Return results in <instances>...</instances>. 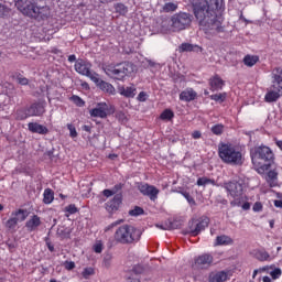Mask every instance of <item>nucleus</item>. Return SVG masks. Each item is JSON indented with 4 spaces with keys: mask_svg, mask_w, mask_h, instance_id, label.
Listing matches in <instances>:
<instances>
[{
    "mask_svg": "<svg viewBox=\"0 0 282 282\" xmlns=\"http://www.w3.org/2000/svg\"><path fill=\"white\" fill-rule=\"evenodd\" d=\"M224 8V0H205L193 3V12L198 21L199 30L209 36L226 32L224 15L219 12Z\"/></svg>",
    "mask_w": 282,
    "mask_h": 282,
    "instance_id": "nucleus-1",
    "label": "nucleus"
},
{
    "mask_svg": "<svg viewBox=\"0 0 282 282\" xmlns=\"http://www.w3.org/2000/svg\"><path fill=\"white\" fill-rule=\"evenodd\" d=\"M250 158L253 166L258 167V173L270 171L274 164V152L268 145L254 147L250 150Z\"/></svg>",
    "mask_w": 282,
    "mask_h": 282,
    "instance_id": "nucleus-2",
    "label": "nucleus"
},
{
    "mask_svg": "<svg viewBox=\"0 0 282 282\" xmlns=\"http://www.w3.org/2000/svg\"><path fill=\"white\" fill-rule=\"evenodd\" d=\"M142 237V231L130 225L120 226L115 232V241L121 243L122 246H129L131 243H137Z\"/></svg>",
    "mask_w": 282,
    "mask_h": 282,
    "instance_id": "nucleus-3",
    "label": "nucleus"
},
{
    "mask_svg": "<svg viewBox=\"0 0 282 282\" xmlns=\"http://www.w3.org/2000/svg\"><path fill=\"white\" fill-rule=\"evenodd\" d=\"M218 154L225 164H232L234 166L243 164V154L230 143H220L218 145Z\"/></svg>",
    "mask_w": 282,
    "mask_h": 282,
    "instance_id": "nucleus-4",
    "label": "nucleus"
},
{
    "mask_svg": "<svg viewBox=\"0 0 282 282\" xmlns=\"http://www.w3.org/2000/svg\"><path fill=\"white\" fill-rule=\"evenodd\" d=\"M22 14L36 21H46L52 17V10L45 2H30L22 9Z\"/></svg>",
    "mask_w": 282,
    "mask_h": 282,
    "instance_id": "nucleus-5",
    "label": "nucleus"
},
{
    "mask_svg": "<svg viewBox=\"0 0 282 282\" xmlns=\"http://www.w3.org/2000/svg\"><path fill=\"white\" fill-rule=\"evenodd\" d=\"M47 102L45 100H37L24 109L17 110L18 120H28V118H41L45 113Z\"/></svg>",
    "mask_w": 282,
    "mask_h": 282,
    "instance_id": "nucleus-6",
    "label": "nucleus"
},
{
    "mask_svg": "<svg viewBox=\"0 0 282 282\" xmlns=\"http://www.w3.org/2000/svg\"><path fill=\"white\" fill-rule=\"evenodd\" d=\"M282 95V68H275L273 70V85L265 96V102H276Z\"/></svg>",
    "mask_w": 282,
    "mask_h": 282,
    "instance_id": "nucleus-7",
    "label": "nucleus"
},
{
    "mask_svg": "<svg viewBox=\"0 0 282 282\" xmlns=\"http://www.w3.org/2000/svg\"><path fill=\"white\" fill-rule=\"evenodd\" d=\"M106 75L113 80H124L129 74V64H117L116 66H106L104 68Z\"/></svg>",
    "mask_w": 282,
    "mask_h": 282,
    "instance_id": "nucleus-8",
    "label": "nucleus"
},
{
    "mask_svg": "<svg viewBox=\"0 0 282 282\" xmlns=\"http://www.w3.org/2000/svg\"><path fill=\"white\" fill-rule=\"evenodd\" d=\"M191 23H193V14L191 13L180 12L172 17V28L176 32H182V30L191 28Z\"/></svg>",
    "mask_w": 282,
    "mask_h": 282,
    "instance_id": "nucleus-9",
    "label": "nucleus"
},
{
    "mask_svg": "<svg viewBox=\"0 0 282 282\" xmlns=\"http://www.w3.org/2000/svg\"><path fill=\"white\" fill-rule=\"evenodd\" d=\"M224 188L234 199H241V197H243V188H246V182H243V180L229 181L224 183Z\"/></svg>",
    "mask_w": 282,
    "mask_h": 282,
    "instance_id": "nucleus-10",
    "label": "nucleus"
},
{
    "mask_svg": "<svg viewBox=\"0 0 282 282\" xmlns=\"http://www.w3.org/2000/svg\"><path fill=\"white\" fill-rule=\"evenodd\" d=\"M75 72L82 76H87L90 80H94L98 76V74L91 73V63L82 58L75 62Z\"/></svg>",
    "mask_w": 282,
    "mask_h": 282,
    "instance_id": "nucleus-11",
    "label": "nucleus"
},
{
    "mask_svg": "<svg viewBox=\"0 0 282 282\" xmlns=\"http://www.w3.org/2000/svg\"><path fill=\"white\" fill-rule=\"evenodd\" d=\"M206 228H208V218L202 220L193 219L188 223V232L193 235V237H197V235L206 230Z\"/></svg>",
    "mask_w": 282,
    "mask_h": 282,
    "instance_id": "nucleus-12",
    "label": "nucleus"
},
{
    "mask_svg": "<svg viewBox=\"0 0 282 282\" xmlns=\"http://www.w3.org/2000/svg\"><path fill=\"white\" fill-rule=\"evenodd\" d=\"M141 194L145 197H149L151 202H155L158 199V195L160 194V189L153 185H149L148 183H141L138 186Z\"/></svg>",
    "mask_w": 282,
    "mask_h": 282,
    "instance_id": "nucleus-13",
    "label": "nucleus"
},
{
    "mask_svg": "<svg viewBox=\"0 0 282 282\" xmlns=\"http://www.w3.org/2000/svg\"><path fill=\"white\" fill-rule=\"evenodd\" d=\"M121 205H122V194H117L113 196V198H111L105 204V209L109 215H113V213H118V210H120Z\"/></svg>",
    "mask_w": 282,
    "mask_h": 282,
    "instance_id": "nucleus-14",
    "label": "nucleus"
},
{
    "mask_svg": "<svg viewBox=\"0 0 282 282\" xmlns=\"http://www.w3.org/2000/svg\"><path fill=\"white\" fill-rule=\"evenodd\" d=\"M91 118L105 119L109 116V105L107 102H98L97 106L89 110Z\"/></svg>",
    "mask_w": 282,
    "mask_h": 282,
    "instance_id": "nucleus-15",
    "label": "nucleus"
},
{
    "mask_svg": "<svg viewBox=\"0 0 282 282\" xmlns=\"http://www.w3.org/2000/svg\"><path fill=\"white\" fill-rule=\"evenodd\" d=\"M43 221H41V218L39 215L33 214L30 219L25 221L24 228H26V232H36L39 228H41V225Z\"/></svg>",
    "mask_w": 282,
    "mask_h": 282,
    "instance_id": "nucleus-16",
    "label": "nucleus"
},
{
    "mask_svg": "<svg viewBox=\"0 0 282 282\" xmlns=\"http://www.w3.org/2000/svg\"><path fill=\"white\" fill-rule=\"evenodd\" d=\"M93 83H95L97 85V87H99V89H101V91L109 94V96H116V87H113V85H111L110 83H107V82L98 78V75L93 78Z\"/></svg>",
    "mask_w": 282,
    "mask_h": 282,
    "instance_id": "nucleus-17",
    "label": "nucleus"
},
{
    "mask_svg": "<svg viewBox=\"0 0 282 282\" xmlns=\"http://www.w3.org/2000/svg\"><path fill=\"white\" fill-rule=\"evenodd\" d=\"M28 129L31 133H39L40 135H47L50 133V129L39 122H29Z\"/></svg>",
    "mask_w": 282,
    "mask_h": 282,
    "instance_id": "nucleus-18",
    "label": "nucleus"
},
{
    "mask_svg": "<svg viewBox=\"0 0 282 282\" xmlns=\"http://www.w3.org/2000/svg\"><path fill=\"white\" fill-rule=\"evenodd\" d=\"M178 52H181V53L195 52V54H199V53L204 52V48L197 44L182 43L178 46Z\"/></svg>",
    "mask_w": 282,
    "mask_h": 282,
    "instance_id": "nucleus-19",
    "label": "nucleus"
},
{
    "mask_svg": "<svg viewBox=\"0 0 282 282\" xmlns=\"http://www.w3.org/2000/svg\"><path fill=\"white\" fill-rule=\"evenodd\" d=\"M224 85H226V82L218 75L209 79L210 91H220V89H224Z\"/></svg>",
    "mask_w": 282,
    "mask_h": 282,
    "instance_id": "nucleus-20",
    "label": "nucleus"
},
{
    "mask_svg": "<svg viewBox=\"0 0 282 282\" xmlns=\"http://www.w3.org/2000/svg\"><path fill=\"white\" fill-rule=\"evenodd\" d=\"M195 264L198 268H209L213 264V257L209 253L202 254L195 260Z\"/></svg>",
    "mask_w": 282,
    "mask_h": 282,
    "instance_id": "nucleus-21",
    "label": "nucleus"
},
{
    "mask_svg": "<svg viewBox=\"0 0 282 282\" xmlns=\"http://www.w3.org/2000/svg\"><path fill=\"white\" fill-rule=\"evenodd\" d=\"M195 98H197V91L193 88H186L180 94V100H183V102H192Z\"/></svg>",
    "mask_w": 282,
    "mask_h": 282,
    "instance_id": "nucleus-22",
    "label": "nucleus"
},
{
    "mask_svg": "<svg viewBox=\"0 0 282 282\" xmlns=\"http://www.w3.org/2000/svg\"><path fill=\"white\" fill-rule=\"evenodd\" d=\"M30 216V212L28 209H17L11 213V217L17 219V223L25 221Z\"/></svg>",
    "mask_w": 282,
    "mask_h": 282,
    "instance_id": "nucleus-23",
    "label": "nucleus"
},
{
    "mask_svg": "<svg viewBox=\"0 0 282 282\" xmlns=\"http://www.w3.org/2000/svg\"><path fill=\"white\" fill-rule=\"evenodd\" d=\"M135 87L130 86V87H119V94L121 96H124V98H134L135 97Z\"/></svg>",
    "mask_w": 282,
    "mask_h": 282,
    "instance_id": "nucleus-24",
    "label": "nucleus"
},
{
    "mask_svg": "<svg viewBox=\"0 0 282 282\" xmlns=\"http://www.w3.org/2000/svg\"><path fill=\"white\" fill-rule=\"evenodd\" d=\"M276 180H279V173L274 170H270L267 173V182L271 188H274V186H276Z\"/></svg>",
    "mask_w": 282,
    "mask_h": 282,
    "instance_id": "nucleus-25",
    "label": "nucleus"
},
{
    "mask_svg": "<svg viewBox=\"0 0 282 282\" xmlns=\"http://www.w3.org/2000/svg\"><path fill=\"white\" fill-rule=\"evenodd\" d=\"M224 281H228V273H226L225 271H220L209 276V282H224Z\"/></svg>",
    "mask_w": 282,
    "mask_h": 282,
    "instance_id": "nucleus-26",
    "label": "nucleus"
},
{
    "mask_svg": "<svg viewBox=\"0 0 282 282\" xmlns=\"http://www.w3.org/2000/svg\"><path fill=\"white\" fill-rule=\"evenodd\" d=\"M232 245V238L230 236H217L215 246H230Z\"/></svg>",
    "mask_w": 282,
    "mask_h": 282,
    "instance_id": "nucleus-27",
    "label": "nucleus"
},
{
    "mask_svg": "<svg viewBox=\"0 0 282 282\" xmlns=\"http://www.w3.org/2000/svg\"><path fill=\"white\" fill-rule=\"evenodd\" d=\"M259 61L257 55H246L242 59L243 65L247 67H254V64Z\"/></svg>",
    "mask_w": 282,
    "mask_h": 282,
    "instance_id": "nucleus-28",
    "label": "nucleus"
},
{
    "mask_svg": "<svg viewBox=\"0 0 282 282\" xmlns=\"http://www.w3.org/2000/svg\"><path fill=\"white\" fill-rule=\"evenodd\" d=\"M156 228L160 230H175L178 228L177 221L169 223V224H156Z\"/></svg>",
    "mask_w": 282,
    "mask_h": 282,
    "instance_id": "nucleus-29",
    "label": "nucleus"
},
{
    "mask_svg": "<svg viewBox=\"0 0 282 282\" xmlns=\"http://www.w3.org/2000/svg\"><path fill=\"white\" fill-rule=\"evenodd\" d=\"M43 197L45 204H52V202H54V191H52V188L44 189Z\"/></svg>",
    "mask_w": 282,
    "mask_h": 282,
    "instance_id": "nucleus-30",
    "label": "nucleus"
},
{
    "mask_svg": "<svg viewBox=\"0 0 282 282\" xmlns=\"http://www.w3.org/2000/svg\"><path fill=\"white\" fill-rule=\"evenodd\" d=\"M4 226L7 229L12 230L13 232L17 231V226H19V223L17 221V218H12V216L4 223Z\"/></svg>",
    "mask_w": 282,
    "mask_h": 282,
    "instance_id": "nucleus-31",
    "label": "nucleus"
},
{
    "mask_svg": "<svg viewBox=\"0 0 282 282\" xmlns=\"http://www.w3.org/2000/svg\"><path fill=\"white\" fill-rule=\"evenodd\" d=\"M173 118H175V112H173L171 109H165L160 115L161 120L171 121Z\"/></svg>",
    "mask_w": 282,
    "mask_h": 282,
    "instance_id": "nucleus-32",
    "label": "nucleus"
},
{
    "mask_svg": "<svg viewBox=\"0 0 282 282\" xmlns=\"http://www.w3.org/2000/svg\"><path fill=\"white\" fill-rule=\"evenodd\" d=\"M196 184H197V186H208L209 184L215 186V180H210L208 177H199L197 180Z\"/></svg>",
    "mask_w": 282,
    "mask_h": 282,
    "instance_id": "nucleus-33",
    "label": "nucleus"
},
{
    "mask_svg": "<svg viewBox=\"0 0 282 282\" xmlns=\"http://www.w3.org/2000/svg\"><path fill=\"white\" fill-rule=\"evenodd\" d=\"M227 97H228V94L220 93V94L212 95L210 100H215V102H225Z\"/></svg>",
    "mask_w": 282,
    "mask_h": 282,
    "instance_id": "nucleus-34",
    "label": "nucleus"
},
{
    "mask_svg": "<svg viewBox=\"0 0 282 282\" xmlns=\"http://www.w3.org/2000/svg\"><path fill=\"white\" fill-rule=\"evenodd\" d=\"M111 261H113V254L110 252L105 253L102 260L104 268H111Z\"/></svg>",
    "mask_w": 282,
    "mask_h": 282,
    "instance_id": "nucleus-35",
    "label": "nucleus"
},
{
    "mask_svg": "<svg viewBox=\"0 0 282 282\" xmlns=\"http://www.w3.org/2000/svg\"><path fill=\"white\" fill-rule=\"evenodd\" d=\"M256 259H258V261H268L270 259V253L263 250L257 251Z\"/></svg>",
    "mask_w": 282,
    "mask_h": 282,
    "instance_id": "nucleus-36",
    "label": "nucleus"
},
{
    "mask_svg": "<svg viewBox=\"0 0 282 282\" xmlns=\"http://www.w3.org/2000/svg\"><path fill=\"white\" fill-rule=\"evenodd\" d=\"M130 217H140V215H144V209L140 206H134L133 209L129 210Z\"/></svg>",
    "mask_w": 282,
    "mask_h": 282,
    "instance_id": "nucleus-37",
    "label": "nucleus"
},
{
    "mask_svg": "<svg viewBox=\"0 0 282 282\" xmlns=\"http://www.w3.org/2000/svg\"><path fill=\"white\" fill-rule=\"evenodd\" d=\"M178 193L181 195H183V197H185V199L188 202V204L191 206H195L197 203L195 202V198H193V196H191V194L186 191H178Z\"/></svg>",
    "mask_w": 282,
    "mask_h": 282,
    "instance_id": "nucleus-38",
    "label": "nucleus"
},
{
    "mask_svg": "<svg viewBox=\"0 0 282 282\" xmlns=\"http://www.w3.org/2000/svg\"><path fill=\"white\" fill-rule=\"evenodd\" d=\"M94 274H96V270H94L91 267L85 268L82 272V276L84 279H89L90 276H94Z\"/></svg>",
    "mask_w": 282,
    "mask_h": 282,
    "instance_id": "nucleus-39",
    "label": "nucleus"
},
{
    "mask_svg": "<svg viewBox=\"0 0 282 282\" xmlns=\"http://www.w3.org/2000/svg\"><path fill=\"white\" fill-rule=\"evenodd\" d=\"M7 17H10V8L3 3H0V18L7 19Z\"/></svg>",
    "mask_w": 282,
    "mask_h": 282,
    "instance_id": "nucleus-40",
    "label": "nucleus"
},
{
    "mask_svg": "<svg viewBox=\"0 0 282 282\" xmlns=\"http://www.w3.org/2000/svg\"><path fill=\"white\" fill-rule=\"evenodd\" d=\"M177 10V4L173 2H167L163 6V12H175Z\"/></svg>",
    "mask_w": 282,
    "mask_h": 282,
    "instance_id": "nucleus-41",
    "label": "nucleus"
},
{
    "mask_svg": "<svg viewBox=\"0 0 282 282\" xmlns=\"http://www.w3.org/2000/svg\"><path fill=\"white\" fill-rule=\"evenodd\" d=\"M212 133H214V135H221V133H224V124H215L212 127Z\"/></svg>",
    "mask_w": 282,
    "mask_h": 282,
    "instance_id": "nucleus-42",
    "label": "nucleus"
},
{
    "mask_svg": "<svg viewBox=\"0 0 282 282\" xmlns=\"http://www.w3.org/2000/svg\"><path fill=\"white\" fill-rule=\"evenodd\" d=\"M17 83L19 85L26 86V85H30V79H28L26 77H23V75H21V74H18L17 75Z\"/></svg>",
    "mask_w": 282,
    "mask_h": 282,
    "instance_id": "nucleus-43",
    "label": "nucleus"
},
{
    "mask_svg": "<svg viewBox=\"0 0 282 282\" xmlns=\"http://www.w3.org/2000/svg\"><path fill=\"white\" fill-rule=\"evenodd\" d=\"M122 188H124V184H122V183H118V184H116L112 188H111V191H112V193H113V195H122Z\"/></svg>",
    "mask_w": 282,
    "mask_h": 282,
    "instance_id": "nucleus-44",
    "label": "nucleus"
},
{
    "mask_svg": "<svg viewBox=\"0 0 282 282\" xmlns=\"http://www.w3.org/2000/svg\"><path fill=\"white\" fill-rule=\"evenodd\" d=\"M67 129H68V131H69V135L72 137V138H78V132L76 131V127L74 126V124H72V123H67Z\"/></svg>",
    "mask_w": 282,
    "mask_h": 282,
    "instance_id": "nucleus-45",
    "label": "nucleus"
},
{
    "mask_svg": "<svg viewBox=\"0 0 282 282\" xmlns=\"http://www.w3.org/2000/svg\"><path fill=\"white\" fill-rule=\"evenodd\" d=\"M77 212H78V207H76L75 204H70L65 207V213H68L69 215H76Z\"/></svg>",
    "mask_w": 282,
    "mask_h": 282,
    "instance_id": "nucleus-46",
    "label": "nucleus"
},
{
    "mask_svg": "<svg viewBox=\"0 0 282 282\" xmlns=\"http://www.w3.org/2000/svg\"><path fill=\"white\" fill-rule=\"evenodd\" d=\"M72 100L77 105V107H85V101L79 96L73 95Z\"/></svg>",
    "mask_w": 282,
    "mask_h": 282,
    "instance_id": "nucleus-47",
    "label": "nucleus"
},
{
    "mask_svg": "<svg viewBox=\"0 0 282 282\" xmlns=\"http://www.w3.org/2000/svg\"><path fill=\"white\" fill-rule=\"evenodd\" d=\"M143 272V269L141 265H137V267H133L132 271L130 272V274L132 276H139L140 278V274H142Z\"/></svg>",
    "mask_w": 282,
    "mask_h": 282,
    "instance_id": "nucleus-48",
    "label": "nucleus"
},
{
    "mask_svg": "<svg viewBox=\"0 0 282 282\" xmlns=\"http://www.w3.org/2000/svg\"><path fill=\"white\" fill-rule=\"evenodd\" d=\"M94 252H96L97 254H100V252H102V241H98L94 245L93 247Z\"/></svg>",
    "mask_w": 282,
    "mask_h": 282,
    "instance_id": "nucleus-49",
    "label": "nucleus"
},
{
    "mask_svg": "<svg viewBox=\"0 0 282 282\" xmlns=\"http://www.w3.org/2000/svg\"><path fill=\"white\" fill-rule=\"evenodd\" d=\"M253 213H261L263 210V205L260 202L254 203L252 207Z\"/></svg>",
    "mask_w": 282,
    "mask_h": 282,
    "instance_id": "nucleus-50",
    "label": "nucleus"
},
{
    "mask_svg": "<svg viewBox=\"0 0 282 282\" xmlns=\"http://www.w3.org/2000/svg\"><path fill=\"white\" fill-rule=\"evenodd\" d=\"M64 268L65 270H74V268H76V263L74 261H65Z\"/></svg>",
    "mask_w": 282,
    "mask_h": 282,
    "instance_id": "nucleus-51",
    "label": "nucleus"
},
{
    "mask_svg": "<svg viewBox=\"0 0 282 282\" xmlns=\"http://www.w3.org/2000/svg\"><path fill=\"white\" fill-rule=\"evenodd\" d=\"M282 272L281 269L276 268L273 271H271L270 275L272 279H279L281 276Z\"/></svg>",
    "mask_w": 282,
    "mask_h": 282,
    "instance_id": "nucleus-52",
    "label": "nucleus"
},
{
    "mask_svg": "<svg viewBox=\"0 0 282 282\" xmlns=\"http://www.w3.org/2000/svg\"><path fill=\"white\" fill-rule=\"evenodd\" d=\"M126 282H140V278H139V276L131 275V273H129V274L126 276Z\"/></svg>",
    "mask_w": 282,
    "mask_h": 282,
    "instance_id": "nucleus-53",
    "label": "nucleus"
},
{
    "mask_svg": "<svg viewBox=\"0 0 282 282\" xmlns=\"http://www.w3.org/2000/svg\"><path fill=\"white\" fill-rule=\"evenodd\" d=\"M138 100L139 102H147V93L144 91L139 93Z\"/></svg>",
    "mask_w": 282,
    "mask_h": 282,
    "instance_id": "nucleus-54",
    "label": "nucleus"
},
{
    "mask_svg": "<svg viewBox=\"0 0 282 282\" xmlns=\"http://www.w3.org/2000/svg\"><path fill=\"white\" fill-rule=\"evenodd\" d=\"M104 197H113V191L112 189H104L102 191Z\"/></svg>",
    "mask_w": 282,
    "mask_h": 282,
    "instance_id": "nucleus-55",
    "label": "nucleus"
},
{
    "mask_svg": "<svg viewBox=\"0 0 282 282\" xmlns=\"http://www.w3.org/2000/svg\"><path fill=\"white\" fill-rule=\"evenodd\" d=\"M46 241V247L48 248L50 252H54V245L52 243V241H50V238L45 239Z\"/></svg>",
    "mask_w": 282,
    "mask_h": 282,
    "instance_id": "nucleus-56",
    "label": "nucleus"
},
{
    "mask_svg": "<svg viewBox=\"0 0 282 282\" xmlns=\"http://www.w3.org/2000/svg\"><path fill=\"white\" fill-rule=\"evenodd\" d=\"M192 138L194 140H199V138H202V132L199 130H195L193 133H192Z\"/></svg>",
    "mask_w": 282,
    "mask_h": 282,
    "instance_id": "nucleus-57",
    "label": "nucleus"
},
{
    "mask_svg": "<svg viewBox=\"0 0 282 282\" xmlns=\"http://www.w3.org/2000/svg\"><path fill=\"white\" fill-rule=\"evenodd\" d=\"M82 131H86L87 133H91V127L85 124V126L82 127Z\"/></svg>",
    "mask_w": 282,
    "mask_h": 282,
    "instance_id": "nucleus-58",
    "label": "nucleus"
},
{
    "mask_svg": "<svg viewBox=\"0 0 282 282\" xmlns=\"http://www.w3.org/2000/svg\"><path fill=\"white\" fill-rule=\"evenodd\" d=\"M238 198H236L235 200L230 202V206L235 207V206H241V202L237 200Z\"/></svg>",
    "mask_w": 282,
    "mask_h": 282,
    "instance_id": "nucleus-59",
    "label": "nucleus"
},
{
    "mask_svg": "<svg viewBox=\"0 0 282 282\" xmlns=\"http://www.w3.org/2000/svg\"><path fill=\"white\" fill-rule=\"evenodd\" d=\"M68 63H76V55L75 54L68 56Z\"/></svg>",
    "mask_w": 282,
    "mask_h": 282,
    "instance_id": "nucleus-60",
    "label": "nucleus"
},
{
    "mask_svg": "<svg viewBox=\"0 0 282 282\" xmlns=\"http://www.w3.org/2000/svg\"><path fill=\"white\" fill-rule=\"evenodd\" d=\"M7 246L9 250H14V248H17V245H14V242H8Z\"/></svg>",
    "mask_w": 282,
    "mask_h": 282,
    "instance_id": "nucleus-61",
    "label": "nucleus"
},
{
    "mask_svg": "<svg viewBox=\"0 0 282 282\" xmlns=\"http://www.w3.org/2000/svg\"><path fill=\"white\" fill-rule=\"evenodd\" d=\"M275 208H282V200H274Z\"/></svg>",
    "mask_w": 282,
    "mask_h": 282,
    "instance_id": "nucleus-62",
    "label": "nucleus"
},
{
    "mask_svg": "<svg viewBox=\"0 0 282 282\" xmlns=\"http://www.w3.org/2000/svg\"><path fill=\"white\" fill-rule=\"evenodd\" d=\"M242 210H250V203H245L243 205H242Z\"/></svg>",
    "mask_w": 282,
    "mask_h": 282,
    "instance_id": "nucleus-63",
    "label": "nucleus"
},
{
    "mask_svg": "<svg viewBox=\"0 0 282 282\" xmlns=\"http://www.w3.org/2000/svg\"><path fill=\"white\" fill-rule=\"evenodd\" d=\"M117 10H127V7L122 3L117 4Z\"/></svg>",
    "mask_w": 282,
    "mask_h": 282,
    "instance_id": "nucleus-64",
    "label": "nucleus"
}]
</instances>
